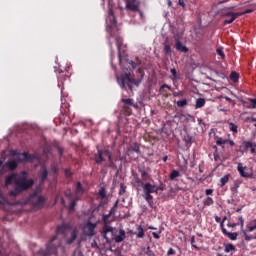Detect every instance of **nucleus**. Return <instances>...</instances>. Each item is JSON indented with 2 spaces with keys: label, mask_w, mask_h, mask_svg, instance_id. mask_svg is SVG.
<instances>
[{
  "label": "nucleus",
  "mask_w": 256,
  "mask_h": 256,
  "mask_svg": "<svg viewBox=\"0 0 256 256\" xmlns=\"http://www.w3.org/2000/svg\"><path fill=\"white\" fill-rule=\"evenodd\" d=\"M139 173L141 175V178L139 177V174L133 173V179L131 181L132 187H135V189H143V197L145 201L148 203L149 207H153V195L152 193H159V191H163V187L157 186L155 184H151L149 179H151V175L147 173L145 170H139Z\"/></svg>",
  "instance_id": "nucleus-1"
},
{
  "label": "nucleus",
  "mask_w": 256,
  "mask_h": 256,
  "mask_svg": "<svg viewBox=\"0 0 256 256\" xmlns=\"http://www.w3.org/2000/svg\"><path fill=\"white\" fill-rule=\"evenodd\" d=\"M70 233V236L66 240V245H72L75 239H77V235L79 231L77 229H72L71 225L62 223L58 225L56 228V235L53 236L50 242L46 246V251L43 252V256H50L57 254V248L61 247V242L57 241V235H63V237H67Z\"/></svg>",
  "instance_id": "nucleus-2"
},
{
  "label": "nucleus",
  "mask_w": 256,
  "mask_h": 256,
  "mask_svg": "<svg viewBox=\"0 0 256 256\" xmlns=\"http://www.w3.org/2000/svg\"><path fill=\"white\" fill-rule=\"evenodd\" d=\"M33 179H27V172L23 171L21 174L13 173L6 177L5 185H14V189L9 191L10 197H17L21 195L23 191L31 189L34 185Z\"/></svg>",
  "instance_id": "nucleus-3"
},
{
  "label": "nucleus",
  "mask_w": 256,
  "mask_h": 256,
  "mask_svg": "<svg viewBox=\"0 0 256 256\" xmlns=\"http://www.w3.org/2000/svg\"><path fill=\"white\" fill-rule=\"evenodd\" d=\"M117 83L121 89H129L133 91V85H139L141 80H136L133 75H131V69L127 72H123L121 75H116Z\"/></svg>",
  "instance_id": "nucleus-4"
},
{
  "label": "nucleus",
  "mask_w": 256,
  "mask_h": 256,
  "mask_svg": "<svg viewBox=\"0 0 256 256\" xmlns=\"http://www.w3.org/2000/svg\"><path fill=\"white\" fill-rule=\"evenodd\" d=\"M45 203H47V200L45 197L39 195L37 190H35L22 202L23 205H31L33 209H43V207H45Z\"/></svg>",
  "instance_id": "nucleus-5"
},
{
  "label": "nucleus",
  "mask_w": 256,
  "mask_h": 256,
  "mask_svg": "<svg viewBox=\"0 0 256 256\" xmlns=\"http://www.w3.org/2000/svg\"><path fill=\"white\" fill-rule=\"evenodd\" d=\"M109 217H111V215H104L103 216V222H104V227H103V231H102V235L104 237V239H106V241H109V238L107 237V235H111V237H113V227L109 226Z\"/></svg>",
  "instance_id": "nucleus-6"
},
{
  "label": "nucleus",
  "mask_w": 256,
  "mask_h": 256,
  "mask_svg": "<svg viewBox=\"0 0 256 256\" xmlns=\"http://www.w3.org/2000/svg\"><path fill=\"white\" fill-rule=\"evenodd\" d=\"M243 13L239 12H227L224 14L225 20H224V25H231L235 19L238 17H242Z\"/></svg>",
  "instance_id": "nucleus-7"
},
{
  "label": "nucleus",
  "mask_w": 256,
  "mask_h": 256,
  "mask_svg": "<svg viewBox=\"0 0 256 256\" xmlns=\"http://www.w3.org/2000/svg\"><path fill=\"white\" fill-rule=\"evenodd\" d=\"M107 153H111V151H109V149L98 150L97 153L95 154V163H97L98 165H101V163L105 161L104 157H107Z\"/></svg>",
  "instance_id": "nucleus-8"
},
{
  "label": "nucleus",
  "mask_w": 256,
  "mask_h": 256,
  "mask_svg": "<svg viewBox=\"0 0 256 256\" xmlns=\"http://www.w3.org/2000/svg\"><path fill=\"white\" fill-rule=\"evenodd\" d=\"M96 228H97V224L96 223L87 222L86 225L84 226V233H85V235H87L88 237L95 236V229Z\"/></svg>",
  "instance_id": "nucleus-9"
},
{
  "label": "nucleus",
  "mask_w": 256,
  "mask_h": 256,
  "mask_svg": "<svg viewBox=\"0 0 256 256\" xmlns=\"http://www.w3.org/2000/svg\"><path fill=\"white\" fill-rule=\"evenodd\" d=\"M21 163V158L11 159L5 163V167H8L10 171H15V168Z\"/></svg>",
  "instance_id": "nucleus-10"
},
{
  "label": "nucleus",
  "mask_w": 256,
  "mask_h": 256,
  "mask_svg": "<svg viewBox=\"0 0 256 256\" xmlns=\"http://www.w3.org/2000/svg\"><path fill=\"white\" fill-rule=\"evenodd\" d=\"M20 163H33L35 159L34 154H30L29 152H24L21 154Z\"/></svg>",
  "instance_id": "nucleus-11"
},
{
  "label": "nucleus",
  "mask_w": 256,
  "mask_h": 256,
  "mask_svg": "<svg viewBox=\"0 0 256 256\" xmlns=\"http://www.w3.org/2000/svg\"><path fill=\"white\" fill-rule=\"evenodd\" d=\"M38 176L40 179V183H45V181H47V177H49V171H47L46 166H41Z\"/></svg>",
  "instance_id": "nucleus-12"
},
{
  "label": "nucleus",
  "mask_w": 256,
  "mask_h": 256,
  "mask_svg": "<svg viewBox=\"0 0 256 256\" xmlns=\"http://www.w3.org/2000/svg\"><path fill=\"white\" fill-rule=\"evenodd\" d=\"M175 49L180 51V53H189V48L184 46L183 43L179 41V39L175 40Z\"/></svg>",
  "instance_id": "nucleus-13"
},
{
  "label": "nucleus",
  "mask_w": 256,
  "mask_h": 256,
  "mask_svg": "<svg viewBox=\"0 0 256 256\" xmlns=\"http://www.w3.org/2000/svg\"><path fill=\"white\" fill-rule=\"evenodd\" d=\"M126 9H128V11L137 12L139 11V6L135 3V0H126Z\"/></svg>",
  "instance_id": "nucleus-14"
},
{
  "label": "nucleus",
  "mask_w": 256,
  "mask_h": 256,
  "mask_svg": "<svg viewBox=\"0 0 256 256\" xmlns=\"http://www.w3.org/2000/svg\"><path fill=\"white\" fill-rule=\"evenodd\" d=\"M106 157L108 158V165L110 169H117V164L113 161V154L111 152H106Z\"/></svg>",
  "instance_id": "nucleus-15"
},
{
  "label": "nucleus",
  "mask_w": 256,
  "mask_h": 256,
  "mask_svg": "<svg viewBox=\"0 0 256 256\" xmlns=\"http://www.w3.org/2000/svg\"><path fill=\"white\" fill-rule=\"evenodd\" d=\"M223 235L228 237L230 241H237V237H239V234L237 232H229L227 229L223 230Z\"/></svg>",
  "instance_id": "nucleus-16"
},
{
  "label": "nucleus",
  "mask_w": 256,
  "mask_h": 256,
  "mask_svg": "<svg viewBox=\"0 0 256 256\" xmlns=\"http://www.w3.org/2000/svg\"><path fill=\"white\" fill-rule=\"evenodd\" d=\"M214 141L216 142V145L222 147V149H224L225 145H227V139L219 137L218 135H214Z\"/></svg>",
  "instance_id": "nucleus-17"
},
{
  "label": "nucleus",
  "mask_w": 256,
  "mask_h": 256,
  "mask_svg": "<svg viewBox=\"0 0 256 256\" xmlns=\"http://www.w3.org/2000/svg\"><path fill=\"white\" fill-rule=\"evenodd\" d=\"M139 256H155V252L151 250V246H147L146 248H142V252L139 253Z\"/></svg>",
  "instance_id": "nucleus-18"
},
{
  "label": "nucleus",
  "mask_w": 256,
  "mask_h": 256,
  "mask_svg": "<svg viewBox=\"0 0 256 256\" xmlns=\"http://www.w3.org/2000/svg\"><path fill=\"white\" fill-rule=\"evenodd\" d=\"M237 171L240 173L241 177H245L246 179H249V177H251V175L245 171V167H243L242 163L238 164Z\"/></svg>",
  "instance_id": "nucleus-19"
},
{
  "label": "nucleus",
  "mask_w": 256,
  "mask_h": 256,
  "mask_svg": "<svg viewBox=\"0 0 256 256\" xmlns=\"http://www.w3.org/2000/svg\"><path fill=\"white\" fill-rule=\"evenodd\" d=\"M171 45H173V42L170 41L169 38H166L164 41V53L165 55H169L171 53Z\"/></svg>",
  "instance_id": "nucleus-20"
},
{
  "label": "nucleus",
  "mask_w": 256,
  "mask_h": 256,
  "mask_svg": "<svg viewBox=\"0 0 256 256\" xmlns=\"http://www.w3.org/2000/svg\"><path fill=\"white\" fill-rule=\"evenodd\" d=\"M85 192V190L83 189V184H81V182H77L76 183V198L79 199V197H81V195H83V193Z\"/></svg>",
  "instance_id": "nucleus-21"
},
{
  "label": "nucleus",
  "mask_w": 256,
  "mask_h": 256,
  "mask_svg": "<svg viewBox=\"0 0 256 256\" xmlns=\"http://www.w3.org/2000/svg\"><path fill=\"white\" fill-rule=\"evenodd\" d=\"M115 243H122V241H125V230L120 229L119 235L114 237Z\"/></svg>",
  "instance_id": "nucleus-22"
},
{
  "label": "nucleus",
  "mask_w": 256,
  "mask_h": 256,
  "mask_svg": "<svg viewBox=\"0 0 256 256\" xmlns=\"http://www.w3.org/2000/svg\"><path fill=\"white\" fill-rule=\"evenodd\" d=\"M165 89H168L169 91H172L173 88H171V86L167 85V84H163L162 86H160V93L161 95H164L165 97H168L169 95L167 94V90Z\"/></svg>",
  "instance_id": "nucleus-23"
},
{
  "label": "nucleus",
  "mask_w": 256,
  "mask_h": 256,
  "mask_svg": "<svg viewBox=\"0 0 256 256\" xmlns=\"http://www.w3.org/2000/svg\"><path fill=\"white\" fill-rule=\"evenodd\" d=\"M122 103L127 106L135 107L137 108V104H135L134 100L132 98H123Z\"/></svg>",
  "instance_id": "nucleus-24"
},
{
  "label": "nucleus",
  "mask_w": 256,
  "mask_h": 256,
  "mask_svg": "<svg viewBox=\"0 0 256 256\" xmlns=\"http://www.w3.org/2000/svg\"><path fill=\"white\" fill-rule=\"evenodd\" d=\"M231 178V174H226L220 179V187H225L227 183H229V179Z\"/></svg>",
  "instance_id": "nucleus-25"
},
{
  "label": "nucleus",
  "mask_w": 256,
  "mask_h": 256,
  "mask_svg": "<svg viewBox=\"0 0 256 256\" xmlns=\"http://www.w3.org/2000/svg\"><path fill=\"white\" fill-rule=\"evenodd\" d=\"M242 145L244 146V151H247L248 149H251V147H256V142L243 141Z\"/></svg>",
  "instance_id": "nucleus-26"
},
{
  "label": "nucleus",
  "mask_w": 256,
  "mask_h": 256,
  "mask_svg": "<svg viewBox=\"0 0 256 256\" xmlns=\"http://www.w3.org/2000/svg\"><path fill=\"white\" fill-rule=\"evenodd\" d=\"M137 233H135L137 239H143L145 237V230H143V226H138L137 227Z\"/></svg>",
  "instance_id": "nucleus-27"
},
{
  "label": "nucleus",
  "mask_w": 256,
  "mask_h": 256,
  "mask_svg": "<svg viewBox=\"0 0 256 256\" xmlns=\"http://www.w3.org/2000/svg\"><path fill=\"white\" fill-rule=\"evenodd\" d=\"M115 41H116V46H117L119 55H121V46L123 45V38H121L120 36H116Z\"/></svg>",
  "instance_id": "nucleus-28"
},
{
  "label": "nucleus",
  "mask_w": 256,
  "mask_h": 256,
  "mask_svg": "<svg viewBox=\"0 0 256 256\" xmlns=\"http://www.w3.org/2000/svg\"><path fill=\"white\" fill-rule=\"evenodd\" d=\"M122 111H123V113H124V115H125L126 117H129V116H131V115L133 114V110L131 109V107H129V106H127V105H124V106L122 107Z\"/></svg>",
  "instance_id": "nucleus-29"
},
{
  "label": "nucleus",
  "mask_w": 256,
  "mask_h": 256,
  "mask_svg": "<svg viewBox=\"0 0 256 256\" xmlns=\"http://www.w3.org/2000/svg\"><path fill=\"white\" fill-rule=\"evenodd\" d=\"M235 250H236L235 245L231 243L224 244L225 253H231V251H235Z\"/></svg>",
  "instance_id": "nucleus-30"
},
{
  "label": "nucleus",
  "mask_w": 256,
  "mask_h": 256,
  "mask_svg": "<svg viewBox=\"0 0 256 256\" xmlns=\"http://www.w3.org/2000/svg\"><path fill=\"white\" fill-rule=\"evenodd\" d=\"M201 107H205V98H198L196 100L195 108L196 109H201Z\"/></svg>",
  "instance_id": "nucleus-31"
},
{
  "label": "nucleus",
  "mask_w": 256,
  "mask_h": 256,
  "mask_svg": "<svg viewBox=\"0 0 256 256\" xmlns=\"http://www.w3.org/2000/svg\"><path fill=\"white\" fill-rule=\"evenodd\" d=\"M228 125H229V129H230V131H232V133H234V134L239 133V130H238L239 127L235 123L229 122Z\"/></svg>",
  "instance_id": "nucleus-32"
},
{
  "label": "nucleus",
  "mask_w": 256,
  "mask_h": 256,
  "mask_svg": "<svg viewBox=\"0 0 256 256\" xmlns=\"http://www.w3.org/2000/svg\"><path fill=\"white\" fill-rule=\"evenodd\" d=\"M213 203H215V201L213 200V198H211L209 196L205 200H203L204 207H211V205H213Z\"/></svg>",
  "instance_id": "nucleus-33"
},
{
  "label": "nucleus",
  "mask_w": 256,
  "mask_h": 256,
  "mask_svg": "<svg viewBox=\"0 0 256 256\" xmlns=\"http://www.w3.org/2000/svg\"><path fill=\"white\" fill-rule=\"evenodd\" d=\"M77 201H79V198H76L70 201V204L68 206L69 211H75V206L77 205Z\"/></svg>",
  "instance_id": "nucleus-34"
},
{
  "label": "nucleus",
  "mask_w": 256,
  "mask_h": 256,
  "mask_svg": "<svg viewBox=\"0 0 256 256\" xmlns=\"http://www.w3.org/2000/svg\"><path fill=\"white\" fill-rule=\"evenodd\" d=\"M117 207H119V200H116L113 207L109 211V215H115L117 213Z\"/></svg>",
  "instance_id": "nucleus-35"
},
{
  "label": "nucleus",
  "mask_w": 256,
  "mask_h": 256,
  "mask_svg": "<svg viewBox=\"0 0 256 256\" xmlns=\"http://www.w3.org/2000/svg\"><path fill=\"white\" fill-rule=\"evenodd\" d=\"M98 197H100V199H105L107 197V191L105 190V187L100 188L98 191Z\"/></svg>",
  "instance_id": "nucleus-36"
},
{
  "label": "nucleus",
  "mask_w": 256,
  "mask_h": 256,
  "mask_svg": "<svg viewBox=\"0 0 256 256\" xmlns=\"http://www.w3.org/2000/svg\"><path fill=\"white\" fill-rule=\"evenodd\" d=\"M131 149H132V151H134V153H138V154L141 153V148L137 142H134L131 145Z\"/></svg>",
  "instance_id": "nucleus-37"
},
{
  "label": "nucleus",
  "mask_w": 256,
  "mask_h": 256,
  "mask_svg": "<svg viewBox=\"0 0 256 256\" xmlns=\"http://www.w3.org/2000/svg\"><path fill=\"white\" fill-rule=\"evenodd\" d=\"M110 23L111 28L117 27V20H115V16L113 15V11H110Z\"/></svg>",
  "instance_id": "nucleus-38"
},
{
  "label": "nucleus",
  "mask_w": 256,
  "mask_h": 256,
  "mask_svg": "<svg viewBox=\"0 0 256 256\" xmlns=\"http://www.w3.org/2000/svg\"><path fill=\"white\" fill-rule=\"evenodd\" d=\"M230 79L231 81H233L234 83H237V81H239V73L237 72H232L230 74Z\"/></svg>",
  "instance_id": "nucleus-39"
},
{
  "label": "nucleus",
  "mask_w": 256,
  "mask_h": 256,
  "mask_svg": "<svg viewBox=\"0 0 256 256\" xmlns=\"http://www.w3.org/2000/svg\"><path fill=\"white\" fill-rule=\"evenodd\" d=\"M179 176H180L179 171L173 170L170 173V181H175V179H177V177H179Z\"/></svg>",
  "instance_id": "nucleus-40"
},
{
  "label": "nucleus",
  "mask_w": 256,
  "mask_h": 256,
  "mask_svg": "<svg viewBox=\"0 0 256 256\" xmlns=\"http://www.w3.org/2000/svg\"><path fill=\"white\" fill-rule=\"evenodd\" d=\"M248 231L251 233L256 230V220L247 225Z\"/></svg>",
  "instance_id": "nucleus-41"
},
{
  "label": "nucleus",
  "mask_w": 256,
  "mask_h": 256,
  "mask_svg": "<svg viewBox=\"0 0 256 256\" xmlns=\"http://www.w3.org/2000/svg\"><path fill=\"white\" fill-rule=\"evenodd\" d=\"M127 193V186L124 183L120 184L119 195H125Z\"/></svg>",
  "instance_id": "nucleus-42"
},
{
  "label": "nucleus",
  "mask_w": 256,
  "mask_h": 256,
  "mask_svg": "<svg viewBox=\"0 0 256 256\" xmlns=\"http://www.w3.org/2000/svg\"><path fill=\"white\" fill-rule=\"evenodd\" d=\"M177 107H187V99H182L176 102Z\"/></svg>",
  "instance_id": "nucleus-43"
},
{
  "label": "nucleus",
  "mask_w": 256,
  "mask_h": 256,
  "mask_svg": "<svg viewBox=\"0 0 256 256\" xmlns=\"http://www.w3.org/2000/svg\"><path fill=\"white\" fill-rule=\"evenodd\" d=\"M243 236H244L245 241H253V239H256V237L247 234L246 231H243Z\"/></svg>",
  "instance_id": "nucleus-44"
},
{
  "label": "nucleus",
  "mask_w": 256,
  "mask_h": 256,
  "mask_svg": "<svg viewBox=\"0 0 256 256\" xmlns=\"http://www.w3.org/2000/svg\"><path fill=\"white\" fill-rule=\"evenodd\" d=\"M216 53L221 57V59H225V52L223 51V48H217Z\"/></svg>",
  "instance_id": "nucleus-45"
},
{
  "label": "nucleus",
  "mask_w": 256,
  "mask_h": 256,
  "mask_svg": "<svg viewBox=\"0 0 256 256\" xmlns=\"http://www.w3.org/2000/svg\"><path fill=\"white\" fill-rule=\"evenodd\" d=\"M170 72L172 73V81H175V79H177V70L175 68H171Z\"/></svg>",
  "instance_id": "nucleus-46"
},
{
  "label": "nucleus",
  "mask_w": 256,
  "mask_h": 256,
  "mask_svg": "<svg viewBox=\"0 0 256 256\" xmlns=\"http://www.w3.org/2000/svg\"><path fill=\"white\" fill-rule=\"evenodd\" d=\"M191 245L192 247H194V249H197L199 251V247L197 245H195V236L191 237Z\"/></svg>",
  "instance_id": "nucleus-47"
},
{
  "label": "nucleus",
  "mask_w": 256,
  "mask_h": 256,
  "mask_svg": "<svg viewBox=\"0 0 256 256\" xmlns=\"http://www.w3.org/2000/svg\"><path fill=\"white\" fill-rule=\"evenodd\" d=\"M184 141H185V143H187V144L193 143V137L187 136V137H185Z\"/></svg>",
  "instance_id": "nucleus-48"
},
{
  "label": "nucleus",
  "mask_w": 256,
  "mask_h": 256,
  "mask_svg": "<svg viewBox=\"0 0 256 256\" xmlns=\"http://www.w3.org/2000/svg\"><path fill=\"white\" fill-rule=\"evenodd\" d=\"M160 234H161V232H152L154 239H161Z\"/></svg>",
  "instance_id": "nucleus-49"
},
{
  "label": "nucleus",
  "mask_w": 256,
  "mask_h": 256,
  "mask_svg": "<svg viewBox=\"0 0 256 256\" xmlns=\"http://www.w3.org/2000/svg\"><path fill=\"white\" fill-rule=\"evenodd\" d=\"M178 5L180 7H183V9H185V7H187V5L185 4V0H178Z\"/></svg>",
  "instance_id": "nucleus-50"
},
{
  "label": "nucleus",
  "mask_w": 256,
  "mask_h": 256,
  "mask_svg": "<svg viewBox=\"0 0 256 256\" xmlns=\"http://www.w3.org/2000/svg\"><path fill=\"white\" fill-rule=\"evenodd\" d=\"M239 221H240V225H241V229H243L244 225H245V220L243 219V216H239Z\"/></svg>",
  "instance_id": "nucleus-51"
},
{
  "label": "nucleus",
  "mask_w": 256,
  "mask_h": 256,
  "mask_svg": "<svg viewBox=\"0 0 256 256\" xmlns=\"http://www.w3.org/2000/svg\"><path fill=\"white\" fill-rule=\"evenodd\" d=\"M65 197H67L68 199H73V196L71 194V190H68L65 192Z\"/></svg>",
  "instance_id": "nucleus-52"
},
{
  "label": "nucleus",
  "mask_w": 256,
  "mask_h": 256,
  "mask_svg": "<svg viewBox=\"0 0 256 256\" xmlns=\"http://www.w3.org/2000/svg\"><path fill=\"white\" fill-rule=\"evenodd\" d=\"M213 149H215V153H214V159L215 161H217L219 159V154L217 153V146H213Z\"/></svg>",
  "instance_id": "nucleus-53"
},
{
  "label": "nucleus",
  "mask_w": 256,
  "mask_h": 256,
  "mask_svg": "<svg viewBox=\"0 0 256 256\" xmlns=\"http://www.w3.org/2000/svg\"><path fill=\"white\" fill-rule=\"evenodd\" d=\"M227 144L230 145V147H235V141L226 139Z\"/></svg>",
  "instance_id": "nucleus-54"
},
{
  "label": "nucleus",
  "mask_w": 256,
  "mask_h": 256,
  "mask_svg": "<svg viewBox=\"0 0 256 256\" xmlns=\"http://www.w3.org/2000/svg\"><path fill=\"white\" fill-rule=\"evenodd\" d=\"M253 9H246L244 12H238V13H243V15H247L249 13H253Z\"/></svg>",
  "instance_id": "nucleus-55"
},
{
  "label": "nucleus",
  "mask_w": 256,
  "mask_h": 256,
  "mask_svg": "<svg viewBox=\"0 0 256 256\" xmlns=\"http://www.w3.org/2000/svg\"><path fill=\"white\" fill-rule=\"evenodd\" d=\"M250 103H251L253 109H256V98L251 99V100H250Z\"/></svg>",
  "instance_id": "nucleus-56"
},
{
  "label": "nucleus",
  "mask_w": 256,
  "mask_h": 256,
  "mask_svg": "<svg viewBox=\"0 0 256 256\" xmlns=\"http://www.w3.org/2000/svg\"><path fill=\"white\" fill-rule=\"evenodd\" d=\"M129 65L132 67V69H137V63H135L134 61H130Z\"/></svg>",
  "instance_id": "nucleus-57"
},
{
  "label": "nucleus",
  "mask_w": 256,
  "mask_h": 256,
  "mask_svg": "<svg viewBox=\"0 0 256 256\" xmlns=\"http://www.w3.org/2000/svg\"><path fill=\"white\" fill-rule=\"evenodd\" d=\"M0 205H5V197H3V194H0Z\"/></svg>",
  "instance_id": "nucleus-58"
},
{
  "label": "nucleus",
  "mask_w": 256,
  "mask_h": 256,
  "mask_svg": "<svg viewBox=\"0 0 256 256\" xmlns=\"http://www.w3.org/2000/svg\"><path fill=\"white\" fill-rule=\"evenodd\" d=\"M239 224H237V223H231V222H229L228 224H227V227H231V228H235V227H237Z\"/></svg>",
  "instance_id": "nucleus-59"
},
{
  "label": "nucleus",
  "mask_w": 256,
  "mask_h": 256,
  "mask_svg": "<svg viewBox=\"0 0 256 256\" xmlns=\"http://www.w3.org/2000/svg\"><path fill=\"white\" fill-rule=\"evenodd\" d=\"M205 194L206 195H213V189H206Z\"/></svg>",
  "instance_id": "nucleus-60"
},
{
  "label": "nucleus",
  "mask_w": 256,
  "mask_h": 256,
  "mask_svg": "<svg viewBox=\"0 0 256 256\" xmlns=\"http://www.w3.org/2000/svg\"><path fill=\"white\" fill-rule=\"evenodd\" d=\"M167 255H175V250H173V248H170L167 252Z\"/></svg>",
  "instance_id": "nucleus-61"
},
{
  "label": "nucleus",
  "mask_w": 256,
  "mask_h": 256,
  "mask_svg": "<svg viewBox=\"0 0 256 256\" xmlns=\"http://www.w3.org/2000/svg\"><path fill=\"white\" fill-rule=\"evenodd\" d=\"M220 227H221V231H222V233H223V230L226 229V228H225V222H224V221H221V222H220Z\"/></svg>",
  "instance_id": "nucleus-62"
},
{
  "label": "nucleus",
  "mask_w": 256,
  "mask_h": 256,
  "mask_svg": "<svg viewBox=\"0 0 256 256\" xmlns=\"http://www.w3.org/2000/svg\"><path fill=\"white\" fill-rule=\"evenodd\" d=\"M58 153H59L60 157H63V148L59 147Z\"/></svg>",
  "instance_id": "nucleus-63"
},
{
  "label": "nucleus",
  "mask_w": 256,
  "mask_h": 256,
  "mask_svg": "<svg viewBox=\"0 0 256 256\" xmlns=\"http://www.w3.org/2000/svg\"><path fill=\"white\" fill-rule=\"evenodd\" d=\"M256 146H251L250 147V152L253 154V153H256Z\"/></svg>",
  "instance_id": "nucleus-64"
}]
</instances>
